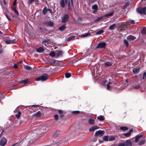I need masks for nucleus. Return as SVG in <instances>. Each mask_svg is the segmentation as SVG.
<instances>
[{
	"mask_svg": "<svg viewBox=\"0 0 146 146\" xmlns=\"http://www.w3.org/2000/svg\"><path fill=\"white\" fill-rule=\"evenodd\" d=\"M36 134L31 133V137L27 138V136L24 139L25 140L19 146H29L31 143H32L33 140L35 139Z\"/></svg>",
	"mask_w": 146,
	"mask_h": 146,
	"instance_id": "1",
	"label": "nucleus"
},
{
	"mask_svg": "<svg viewBox=\"0 0 146 146\" xmlns=\"http://www.w3.org/2000/svg\"><path fill=\"white\" fill-rule=\"evenodd\" d=\"M106 46H90V47L88 49V51H87V52H89V53H91L92 52L99 50L102 48L104 49L106 48Z\"/></svg>",
	"mask_w": 146,
	"mask_h": 146,
	"instance_id": "2",
	"label": "nucleus"
},
{
	"mask_svg": "<svg viewBox=\"0 0 146 146\" xmlns=\"http://www.w3.org/2000/svg\"><path fill=\"white\" fill-rule=\"evenodd\" d=\"M136 39V38L132 35L129 36L127 38V40H124V42L126 44V46H128L129 43L133 42Z\"/></svg>",
	"mask_w": 146,
	"mask_h": 146,
	"instance_id": "3",
	"label": "nucleus"
},
{
	"mask_svg": "<svg viewBox=\"0 0 146 146\" xmlns=\"http://www.w3.org/2000/svg\"><path fill=\"white\" fill-rule=\"evenodd\" d=\"M49 78V76L47 74H43L42 76L36 78L35 80L37 81H44L46 80Z\"/></svg>",
	"mask_w": 146,
	"mask_h": 146,
	"instance_id": "4",
	"label": "nucleus"
},
{
	"mask_svg": "<svg viewBox=\"0 0 146 146\" xmlns=\"http://www.w3.org/2000/svg\"><path fill=\"white\" fill-rule=\"evenodd\" d=\"M146 10V7H144L143 8L141 7H139L137 8L136 9L137 12L141 14H145Z\"/></svg>",
	"mask_w": 146,
	"mask_h": 146,
	"instance_id": "5",
	"label": "nucleus"
},
{
	"mask_svg": "<svg viewBox=\"0 0 146 146\" xmlns=\"http://www.w3.org/2000/svg\"><path fill=\"white\" fill-rule=\"evenodd\" d=\"M17 5V0H15L13 2L12 5L11 6L12 9L14 11L15 13L17 15H18V13L16 9L15 6Z\"/></svg>",
	"mask_w": 146,
	"mask_h": 146,
	"instance_id": "6",
	"label": "nucleus"
},
{
	"mask_svg": "<svg viewBox=\"0 0 146 146\" xmlns=\"http://www.w3.org/2000/svg\"><path fill=\"white\" fill-rule=\"evenodd\" d=\"M7 140L4 137L2 138L0 141V145L5 146L7 143Z\"/></svg>",
	"mask_w": 146,
	"mask_h": 146,
	"instance_id": "7",
	"label": "nucleus"
},
{
	"mask_svg": "<svg viewBox=\"0 0 146 146\" xmlns=\"http://www.w3.org/2000/svg\"><path fill=\"white\" fill-rule=\"evenodd\" d=\"M104 133V131L99 130L96 132L95 135L96 136H102L103 135Z\"/></svg>",
	"mask_w": 146,
	"mask_h": 146,
	"instance_id": "8",
	"label": "nucleus"
},
{
	"mask_svg": "<svg viewBox=\"0 0 146 146\" xmlns=\"http://www.w3.org/2000/svg\"><path fill=\"white\" fill-rule=\"evenodd\" d=\"M66 3L68 5V9H69L71 8L72 6V0H65Z\"/></svg>",
	"mask_w": 146,
	"mask_h": 146,
	"instance_id": "9",
	"label": "nucleus"
},
{
	"mask_svg": "<svg viewBox=\"0 0 146 146\" xmlns=\"http://www.w3.org/2000/svg\"><path fill=\"white\" fill-rule=\"evenodd\" d=\"M69 16L67 14L65 15L62 18V21L63 23H65L68 20Z\"/></svg>",
	"mask_w": 146,
	"mask_h": 146,
	"instance_id": "10",
	"label": "nucleus"
},
{
	"mask_svg": "<svg viewBox=\"0 0 146 146\" xmlns=\"http://www.w3.org/2000/svg\"><path fill=\"white\" fill-rule=\"evenodd\" d=\"M58 114L59 115V117L60 119L62 118L64 116V113L62 110H58Z\"/></svg>",
	"mask_w": 146,
	"mask_h": 146,
	"instance_id": "11",
	"label": "nucleus"
},
{
	"mask_svg": "<svg viewBox=\"0 0 146 146\" xmlns=\"http://www.w3.org/2000/svg\"><path fill=\"white\" fill-rule=\"evenodd\" d=\"M46 127L47 126H44L40 128V130L41 132L44 133L48 131L49 129Z\"/></svg>",
	"mask_w": 146,
	"mask_h": 146,
	"instance_id": "12",
	"label": "nucleus"
},
{
	"mask_svg": "<svg viewBox=\"0 0 146 146\" xmlns=\"http://www.w3.org/2000/svg\"><path fill=\"white\" fill-rule=\"evenodd\" d=\"M123 143L124 146H132V142L129 140H126Z\"/></svg>",
	"mask_w": 146,
	"mask_h": 146,
	"instance_id": "13",
	"label": "nucleus"
},
{
	"mask_svg": "<svg viewBox=\"0 0 146 146\" xmlns=\"http://www.w3.org/2000/svg\"><path fill=\"white\" fill-rule=\"evenodd\" d=\"M140 69V68L139 67L134 68L133 69V72L135 74H137L139 72Z\"/></svg>",
	"mask_w": 146,
	"mask_h": 146,
	"instance_id": "14",
	"label": "nucleus"
},
{
	"mask_svg": "<svg viewBox=\"0 0 146 146\" xmlns=\"http://www.w3.org/2000/svg\"><path fill=\"white\" fill-rule=\"evenodd\" d=\"M143 136V135H142L139 134L136 136L135 139V142L136 143H137L138 142L139 139Z\"/></svg>",
	"mask_w": 146,
	"mask_h": 146,
	"instance_id": "15",
	"label": "nucleus"
},
{
	"mask_svg": "<svg viewBox=\"0 0 146 146\" xmlns=\"http://www.w3.org/2000/svg\"><path fill=\"white\" fill-rule=\"evenodd\" d=\"M42 115V113H41V112L39 111H37L34 114V116L37 118L40 117Z\"/></svg>",
	"mask_w": 146,
	"mask_h": 146,
	"instance_id": "16",
	"label": "nucleus"
},
{
	"mask_svg": "<svg viewBox=\"0 0 146 146\" xmlns=\"http://www.w3.org/2000/svg\"><path fill=\"white\" fill-rule=\"evenodd\" d=\"M16 41L15 39L14 40H5V42L8 44L10 43L14 44L16 43Z\"/></svg>",
	"mask_w": 146,
	"mask_h": 146,
	"instance_id": "17",
	"label": "nucleus"
},
{
	"mask_svg": "<svg viewBox=\"0 0 146 146\" xmlns=\"http://www.w3.org/2000/svg\"><path fill=\"white\" fill-rule=\"evenodd\" d=\"M56 53L57 55V56H61L63 54V52L61 50H56Z\"/></svg>",
	"mask_w": 146,
	"mask_h": 146,
	"instance_id": "18",
	"label": "nucleus"
},
{
	"mask_svg": "<svg viewBox=\"0 0 146 146\" xmlns=\"http://www.w3.org/2000/svg\"><path fill=\"white\" fill-rule=\"evenodd\" d=\"M50 41L49 40H45L42 42V44L43 45H44L45 46L47 45H48L50 44Z\"/></svg>",
	"mask_w": 146,
	"mask_h": 146,
	"instance_id": "19",
	"label": "nucleus"
},
{
	"mask_svg": "<svg viewBox=\"0 0 146 146\" xmlns=\"http://www.w3.org/2000/svg\"><path fill=\"white\" fill-rule=\"evenodd\" d=\"M44 51V49L43 47L41 46L36 49L37 52L39 53L42 52Z\"/></svg>",
	"mask_w": 146,
	"mask_h": 146,
	"instance_id": "20",
	"label": "nucleus"
},
{
	"mask_svg": "<svg viewBox=\"0 0 146 146\" xmlns=\"http://www.w3.org/2000/svg\"><path fill=\"white\" fill-rule=\"evenodd\" d=\"M98 128L99 127L98 126L96 125L94 126L90 127L89 129V131H92Z\"/></svg>",
	"mask_w": 146,
	"mask_h": 146,
	"instance_id": "21",
	"label": "nucleus"
},
{
	"mask_svg": "<svg viewBox=\"0 0 146 146\" xmlns=\"http://www.w3.org/2000/svg\"><path fill=\"white\" fill-rule=\"evenodd\" d=\"M60 5L62 8H64L65 7V4L64 0H61L60 2Z\"/></svg>",
	"mask_w": 146,
	"mask_h": 146,
	"instance_id": "22",
	"label": "nucleus"
},
{
	"mask_svg": "<svg viewBox=\"0 0 146 146\" xmlns=\"http://www.w3.org/2000/svg\"><path fill=\"white\" fill-rule=\"evenodd\" d=\"M75 36H70L66 39V41H70L72 40H73L75 38Z\"/></svg>",
	"mask_w": 146,
	"mask_h": 146,
	"instance_id": "23",
	"label": "nucleus"
},
{
	"mask_svg": "<svg viewBox=\"0 0 146 146\" xmlns=\"http://www.w3.org/2000/svg\"><path fill=\"white\" fill-rule=\"evenodd\" d=\"M104 65L105 66H110L112 65V62H106L104 63Z\"/></svg>",
	"mask_w": 146,
	"mask_h": 146,
	"instance_id": "24",
	"label": "nucleus"
},
{
	"mask_svg": "<svg viewBox=\"0 0 146 146\" xmlns=\"http://www.w3.org/2000/svg\"><path fill=\"white\" fill-rule=\"evenodd\" d=\"M114 12L113 11H112L111 12L105 15L104 17H108L111 16L114 13Z\"/></svg>",
	"mask_w": 146,
	"mask_h": 146,
	"instance_id": "25",
	"label": "nucleus"
},
{
	"mask_svg": "<svg viewBox=\"0 0 146 146\" xmlns=\"http://www.w3.org/2000/svg\"><path fill=\"white\" fill-rule=\"evenodd\" d=\"M104 119L105 118L102 115L99 116L97 117V119L101 121H104Z\"/></svg>",
	"mask_w": 146,
	"mask_h": 146,
	"instance_id": "26",
	"label": "nucleus"
},
{
	"mask_svg": "<svg viewBox=\"0 0 146 146\" xmlns=\"http://www.w3.org/2000/svg\"><path fill=\"white\" fill-rule=\"evenodd\" d=\"M59 132L58 131H56L54 132L52 134V136L54 137H56L59 134Z\"/></svg>",
	"mask_w": 146,
	"mask_h": 146,
	"instance_id": "27",
	"label": "nucleus"
},
{
	"mask_svg": "<svg viewBox=\"0 0 146 146\" xmlns=\"http://www.w3.org/2000/svg\"><path fill=\"white\" fill-rule=\"evenodd\" d=\"M90 35V33L89 32L88 33H86L85 34H82L81 36V37H87L88 36H89Z\"/></svg>",
	"mask_w": 146,
	"mask_h": 146,
	"instance_id": "28",
	"label": "nucleus"
},
{
	"mask_svg": "<svg viewBox=\"0 0 146 146\" xmlns=\"http://www.w3.org/2000/svg\"><path fill=\"white\" fill-rule=\"evenodd\" d=\"M24 67V68L27 70H30L32 69L31 67L30 66L27 65H25Z\"/></svg>",
	"mask_w": 146,
	"mask_h": 146,
	"instance_id": "29",
	"label": "nucleus"
},
{
	"mask_svg": "<svg viewBox=\"0 0 146 146\" xmlns=\"http://www.w3.org/2000/svg\"><path fill=\"white\" fill-rule=\"evenodd\" d=\"M29 82V81L28 79H26L24 80H23L22 81L19 82V84H21L22 83H24V84H26Z\"/></svg>",
	"mask_w": 146,
	"mask_h": 146,
	"instance_id": "30",
	"label": "nucleus"
},
{
	"mask_svg": "<svg viewBox=\"0 0 146 146\" xmlns=\"http://www.w3.org/2000/svg\"><path fill=\"white\" fill-rule=\"evenodd\" d=\"M88 123L90 124L93 125L94 123V119H90L88 121Z\"/></svg>",
	"mask_w": 146,
	"mask_h": 146,
	"instance_id": "31",
	"label": "nucleus"
},
{
	"mask_svg": "<svg viewBox=\"0 0 146 146\" xmlns=\"http://www.w3.org/2000/svg\"><path fill=\"white\" fill-rule=\"evenodd\" d=\"M98 6L96 4H94L92 7V9L94 10L95 11H97L98 10Z\"/></svg>",
	"mask_w": 146,
	"mask_h": 146,
	"instance_id": "32",
	"label": "nucleus"
},
{
	"mask_svg": "<svg viewBox=\"0 0 146 146\" xmlns=\"http://www.w3.org/2000/svg\"><path fill=\"white\" fill-rule=\"evenodd\" d=\"M146 140L145 139H143L140 141L138 143L139 145H141L144 144Z\"/></svg>",
	"mask_w": 146,
	"mask_h": 146,
	"instance_id": "33",
	"label": "nucleus"
},
{
	"mask_svg": "<svg viewBox=\"0 0 146 146\" xmlns=\"http://www.w3.org/2000/svg\"><path fill=\"white\" fill-rule=\"evenodd\" d=\"M120 129L122 130L126 131L128 129V128L127 127H120Z\"/></svg>",
	"mask_w": 146,
	"mask_h": 146,
	"instance_id": "34",
	"label": "nucleus"
},
{
	"mask_svg": "<svg viewBox=\"0 0 146 146\" xmlns=\"http://www.w3.org/2000/svg\"><path fill=\"white\" fill-rule=\"evenodd\" d=\"M49 55L52 57H54L55 56V53L54 51H51L49 54Z\"/></svg>",
	"mask_w": 146,
	"mask_h": 146,
	"instance_id": "35",
	"label": "nucleus"
},
{
	"mask_svg": "<svg viewBox=\"0 0 146 146\" xmlns=\"http://www.w3.org/2000/svg\"><path fill=\"white\" fill-rule=\"evenodd\" d=\"M129 21L130 23V24L132 26L135 25V21L134 20L129 19Z\"/></svg>",
	"mask_w": 146,
	"mask_h": 146,
	"instance_id": "36",
	"label": "nucleus"
},
{
	"mask_svg": "<svg viewBox=\"0 0 146 146\" xmlns=\"http://www.w3.org/2000/svg\"><path fill=\"white\" fill-rule=\"evenodd\" d=\"M65 29V25H63L59 28V29L61 31H62Z\"/></svg>",
	"mask_w": 146,
	"mask_h": 146,
	"instance_id": "37",
	"label": "nucleus"
},
{
	"mask_svg": "<svg viewBox=\"0 0 146 146\" xmlns=\"http://www.w3.org/2000/svg\"><path fill=\"white\" fill-rule=\"evenodd\" d=\"M115 139V137L113 136H110L109 138V140L110 141H114Z\"/></svg>",
	"mask_w": 146,
	"mask_h": 146,
	"instance_id": "38",
	"label": "nucleus"
},
{
	"mask_svg": "<svg viewBox=\"0 0 146 146\" xmlns=\"http://www.w3.org/2000/svg\"><path fill=\"white\" fill-rule=\"evenodd\" d=\"M115 24H113L112 25H111L109 27V29L111 30H113L115 28Z\"/></svg>",
	"mask_w": 146,
	"mask_h": 146,
	"instance_id": "39",
	"label": "nucleus"
},
{
	"mask_svg": "<svg viewBox=\"0 0 146 146\" xmlns=\"http://www.w3.org/2000/svg\"><path fill=\"white\" fill-rule=\"evenodd\" d=\"M108 135L104 136L103 138V140L105 141H108Z\"/></svg>",
	"mask_w": 146,
	"mask_h": 146,
	"instance_id": "40",
	"label": "nucleus"
},
{
	"mask_svg": "<svg viewBox=\"0 0 146 146\" xmlns=\"http://www.w3.org/2000/svg\"><path fill=\"white\" fill-rule=\"evenodd\" d=\"M80 113V111H74L72 112V113L75 115H76L77 114H78Z\"/></svg>",
	"mask_w": 146,
	"mask_h": 146,
	"instance_id": "41",
	"label": "nucleus"
},
{
	"mask_svg": "<svg viewBox=\"0 0 146 146\" xmlns=\"http://www.w3.org/2000/svg\"><path fill=\"white\" fill-rule=\"evenodd\" d=\"M47 10L46 8H44L42 10V13L44 15H45L47 13Z\"/></svg>",
	"mask_w": 146,
	"mask_h": 146,
	"instance_id": "42",
	"label": "nucleus"
},
{
	"mask_svg": "<svg viewBox=\"0 0 146 146\" xmlns=\"http://www.w3.org/2000/svg\"><path fill=\"white\" fill-rule=\"evenodd\" d=\"M106 43L104 42L99 43L98 44L97 46H106Z\"/></svg>",
	"mask_w": 146,
	"mask_h": 146,
	"instance_id": "43",
	"label": "nucleus"
},
{
	"mask_svg": "<svg viewBox=\"0 0 146 146\" xmlns=\"http://www.w3.org/2000/svg\"><path fill=\"white\" fill-rule=\"evenodd\" d=\"M131 135V133H129V132L125 133L123 134V135L126 137H128Z\"/></svg>",
	"mask_w": 146,
	"mask_h": 146,
	"instance_id": "44",
	"label": "nucleus"
},
{
	"mask_svg": "<svg viewBox=\"0 0 146 146\" xmlns=\"http://www.w3.org/2000/svg\"><path fill=\"white\" fill-rule=\"evenodd\" d=\"M71 76V74L70 73H66L65 74V76L66 78H69Z\"/></svg>",
	"mask_w": 146,
	"mask_h": 146,
	"instance_id": "45",
	"label": "nucleus"
},
{
	"mask_svg": "<svg viewBox=\"0 0 146 146\" xmlns=\"http://www.w3.org/2000/svg\"><path fill=\"white\" fill-rule=\"evenodd\" d=\"M142 33L143 34H146V28H143V30L142 31Z\"/></svg>",
	"mask_w": 146,
	"mask_h": 146,
	"instance_id": "46",
	"label": "nucleus"
},
{
	"mask_svg": "<svg viewBox=\"0 0 146 146\" xmlns=\"http://www.w3.org/2000/svg\"><path fill=\"white\" fill-rule=\"evenodd\" d=\"M47 24L48 25L50 26H53L54 24L53 23L50 21H48Z\"/></svg>",
	"mask_w": 146,
	"mask_h": 146,
	"instance_id": "47",
	"label": "nucleus"
},
{
	"mask_svg": "<svg viewBox=\"0 0 146 146\" xmlns=\"http://www.w3.org/2000/svg\"><path fill=\"white\" fill-rule=\"evenodd\" d=\"M104 31L103 30H100L99 31L97 32L96 33V35H100L102 33H103Z\"/></svg>",
	"mask_w": 146,
	"mask_h": 146,
	"instance_id": "48",
	"label": "nucleus"
},
{
	"mask_svg": "<svg viewBox=\"0 0 146 146\" xmlns=\"http://www.w3.org/2000/svg\"><path fill=\"white\" fill-rule=\"evenodd\" d=\"M54 118L55 120L57 121L58 119V115L55 114L54 115Z\"/></svg>",
	"mask_w": 146,
	"mask_h": 146,
	"instance_id": "49",
	"label": "nucleus"
},
{
	"mask_svg": "<svg viewBox=\"0 0 146 146\" xmlns=\"http://www.w3.org/2000/svg\"><path fill=\"white\" fill-rule=\"evenodd\" d=\"M103 17H98L96 20V21H99L100 20H101L102 18Z\"/></svg>",
	"mask_w": 146,
	"mask_h": 146,
	"instance_id": "50",
	"label": "nucleus"
},
{
	"mask_svg": "<svg viewBox=\"0 0 146 146\" xmlns=\"http://www.w3.org/2000/svg\"><path fill=\"white\" fill-rule=\"evenodd\" d=\"M140 87V86L139 84H138L137 85L135 86H134V88L135 89H138Z\"/></svg>",
	"mask_w": 146,
	"mask_h": 146,
	"instance_id": "51",
	"label": "nucleus"
},
{
	"mask_svg": "<svg viewBox=\"0 0 146 146\" xmlns=\"http://www.w3.org/2000/svg\"><path fill=\"white\" fill-rule=\"evenodd\" d=\"M146 78V72H144L143 74V79H145Z\"/></svg>",
	"mask_w": 146,
	"mask_h": 146,
	"instance_id": "52",
	"label": "nucleus"
},
{
	"mask_svg": "<svg viewBox=\"0 0 146 146\" xmlns=\"http://www.w3.org/2000/svg\"><path fill=\"white\" fill-rule=\"evenodd\" d=\"M56 61V60H52L50 62V64H54L55 63Z\"/></svg>",
	"mask_w": 146,
	"mask_h": 146,
	"instance_id": "53",
	"label": "nucleus"
},
{
	"mask_svg": "<svg viewBox=\"0 0 146 146\" xmlns=\"http://www.w3.org/2000/svg\"><path fill=\"white\" fill-rule=\"evenodd\" d=\"M62 143H63V142L62 140H60L57 142V144L59 145L62 144Z\"/></svg>",
	"mask_w": 146,
	"mask_h": 146,
	"instance_id": "54",
	"label": "nucleus"
},
{
	"mask_svg": "<svg viewBox=\"0 0 146 146\" xmlns=\"http://www.w3.org/2000/svg\"><path fill=\"white\" fill-rule=\"evenodd\" d=\"M111 88L109 84L107 85L106 89L108 90H110Z\"/></svg>",
	"mask_w": 146,
	"mask_h": 146,
	"instance_id": "55",
	"label": "nucleus"
},
{
	"mask_svg": "<svg viewBox=\"0 0 146 146\" xmlns=\"http://www.w3.org/2000/svg\"><path fill=\"white\" fill-rule=\"evenodd\" d=\"M117 146H124V145L123 143H120Z\"/></svg>",
	"mask_w": 146,
	"mask_h": 146,
	"instance_id": "56",
	"label": "nucleus"
},
{
	"mask_svg": "<svg viewBox=\"0 0 146 146\" xmlns=\"http://www.w3.org/2000/svg\"><path fill=\"white\" fill-rule=\"evenodd\" d=\"M13 67L15 68H18V66L17 64H15L13 66Z\"/></svg>",
	"mask_w": 146,
	"mask_h": 146,
	"instance_id": "57",
	"label": "nucleus"
},
{
	"mask_svg": "<svg viewBox=\"0 0 146 146\" xmlns=\"http://www.w3.org/2000/svg\"><path fill=\"white\" fill-rule=\"evenodd\" d=\"M34 0H29L28 3L29 4H31Z\"/></svg>",
	"mask_w": 146,
	"mask_h": 146,
	"instance_id": "58",
	"label": "nucleus"
},
{
	"mask_svg": "<svg viewBox=\"0 0 146 146\" xmlns=\"http://www.w3.org/2000/svg\"><path fill=\"white\" fill-rule=\"evenodd\" d=\"M18 145L17 143H13L11 146H18Z\"/></svg>",
	"mask_w": 146,
	"mask_h": 146,
	"instance_id": "59",
	"label": "nucleus"
},
{
	"mask_svg": "<svg viewBox=\"0 0 146 146\" xmlns=\"http://www.w3.org/2000/svg\"><path fill=\"white\" fill-rule=\"evenodd\" d=\"M6 16L7 17V19L9 20V21L11 20L10 19V18L8 16V15H7V14L6 15Z\"/></svg>",
	"mask_w": 146,
	"mask_h": 146,
	"instance_id": "60",
	"label": "nucleus"
},
{
	"mask_svg": "<svg viewBox=\"0 0 146 146\" xmlns=\"http://www.w3.org/2000/svg\"><path fill=\"white\" fill-rule=\"evenodd\" d=\"M39 105H33L31 106H32V108H33V107H39Z\"/></svg>",
	"mask_w": 146,
	"mask_h": 146,
	"instance_id": "61",
	"label": "nucleus"
},
{
	"mask_svg": "<svg viewBox=\"0 0 146 146\" xmlns=\"http://www.w3.org/2000/svg\"><path fill=\"white\" fill-rule=\"evenodd\" d=\"M133 130L132 129H130L128 132L129 133H131L133 132Z\"/></svg>",
	"mask_w": 146,
	"mask_h": 146,
	"instance_id": "62",
	"label": "nucleus"
},
{
	"mask_svg": "<svg viewBox=\"0 0 146 146\" xmlns=\"http://www.w3.org/2000/svg\"><path fill=\"white\" fill-rule=\"evenodd\" d=\"M2 92H0V99H1L2 98Z\"/></svg>",
	"mask_w": 146,
	"mask_h": 146,
	"instance_id": "63",
	"label": "nucleus"
},
{
	"mask_svg": "<svg viewBox=\"0 0 146 146\" xmlns=\"http://www.w3.org/2000/svg\"><path fill=\"white\" fill-rule=\"evenodd\" d=\"M18 107H17L16 110L14 111V112H17V111H18Z\"/></svg>",
	"mask_w": 146,
	"mask_h": 146,
	"instance_id": "64",
	"label": "nucleus"
}]
</instances>
